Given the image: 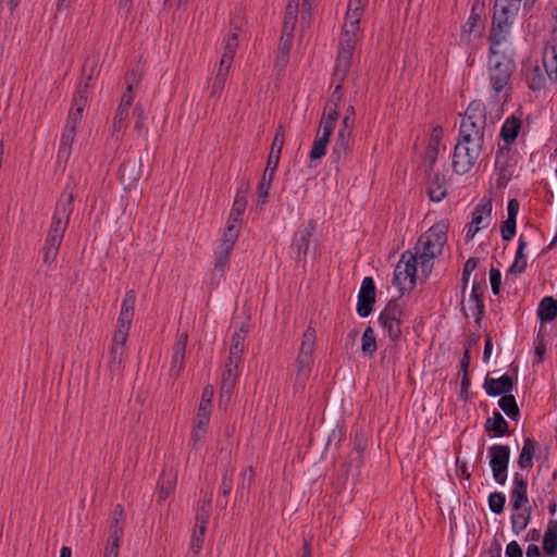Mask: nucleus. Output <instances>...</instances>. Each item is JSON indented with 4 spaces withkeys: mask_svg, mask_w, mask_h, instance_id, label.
Masks as SVG:
<instances>
[{
    "mask_svg": "<svg viewBox=\"0 0 557 557\" xmlns=\"http://www.w3.org/2000/svg\"><path fill=\"white\" fill-rule=\"evenodd\" d=\"M487 133L486 109L473 100L461 117L458 140L453 154V169L461 175L468 173L485 150Z\"/></svg>",
    "mask_w": 557,
    "mask_h": 557,
    "instance_id": "f257e3e1",
    "label": "nucleus"
},
{
    "mask_svg": "<svg viewBox=\"0 0 557 557\" xmlns=\"http://www.w3.org/2000/svg\"><path fill=\"white\" fill-rule=\"evenodd\" d=\"M367 0H349L346 18L339 40V50L336 61V75L345 79L351 64L355 45L359 38V24Z\"/></svg>",
    "mask_w": 557,
    "mask_h": 557,
    "instance_id": "f03ea898",
    "label": "nucleus"
},
{
    "mask_svg": "<svg viewBox=\"0 0 557 557\" xmlns=\"http://www.w3.org/2000/svg\"><path fill=\"white\" fill-rule=\"evenodd\" d=\"M247 201L245 194L237 193L233 208L230 212L226 228L221 237L220 250L214 262V272L218 276H223L228 267L231 251L238 238L242 227V215L246 210Z\"/></svg>",
    "mask_w": 557,
    "mask_h": 557,
    "instance_id": "7ed1b4c3",
    "label": "nucleus"
},
{
    "mask_svg": "<svg viewBox=\"0 0 557 557\" xmlns=\"http://www.w3.org/2000/svg\"><path fill=\"white\" fill-rule=\"evenodd\" d=\"M448 223L442 220L430 227L418 240L414 253L419 259L420 271L429 276L433 269V259L440 256L447 242Z\"/></svg>",
    "mask_w": 557,
    "mask_h": 557,
    "instance_id": "20e7f679",
    "label": "nucleus"
},
{
    "mask_svg": "<svg viewBox=\"0 0 557 557\" xmlns=\"http://www.w3.org/2000/svg\"><path fill=\"white\" fill-rule=\"evenodd\" d=\"M73 195H67L64 199H61L57 206L50 232L44 248L42 260L48 267H51L57 260L63 235L73 210Z\"/></svg>",
    "mask_w": 557,
    "mask_h": 557,
    "instance_id": "39448f33",
    "label": "nucleus"
},
{
    "mask_svg": "<svg viewBox=\"0 0 557 557\" xmlns=\"http://www.w3.org/2000/svg\"><path fill=\"white\" fill-rule=\"evenodd\" d=\"M136 294L134 290H128L122 302L121 311L119 314L116 330L112 338V345L110 350V363L113 368L120 369L124 347L128 338L129 329L132 325L134 311H135Z\"/></svg>",
    "mask_w": 557,
    "mask_h": 557,
    "instance_id": "423d86ee",
    "label": "nucleus"
},
{
    "mask_svg": "<svg viewBox=\"0 0 557 557\" xmlns=\"http://www.w3.org/2000/svg\"><path fill=\"white\" fill-rule=\"evenodd\" d=\"M511 27L512 25L510 24L492 21L488 64L498 61L499 65L507 62L509 67H515L512 55L508 52V48L506 46Z\"/></svg>",
    "mask_w": 557,
    "mask_h": 557,
    "instance_id": "0eeeda50",
    "label": "nucleus"
},
{
    "mask_svg": "<svg viewBox=\"0 0 557 557\" xmlns=\"http://www.w3.org/2000/svg\"><path fill=\"white\" fill-rule=\"evenodd\" d=\"M419 259L411 251H405L394 271V284L404 293L411 290L416 285L417 264Z\"/></svg>",
    "mask_w": 557,
    "mask_h": 557,
    "instance_id": "6e6552de",
    "label": "nucleus"
},
{
    "mask_svg": "<svg viewBox=\"0 0 557 557\" xmlns=\"http://www.w3.org/2000/svg\"><path fill=\"white\" fill-rule=\"evenodd\" d=\"M238 46V37L236 32H232L227 35L223 45V54L221 57L219 67L214 78L213 85V94L220 92L223 90L230 67L233 63V59Z\"/></svg>",
    "mask_w": 557,
    "mask_h": 557,
    "instance_id": "1a4fd4ad",
    "label": "nucleus"
},
{
    "mask_svg": "<svg viewBox=\"0 0 557 557\" xmlns=\"http://www.w3.org/2000/svg\"><path fill=\"white\" fill-rule=\"evenodd\" d=\"M537 0H495L493 21L513 25L522 8L528 12Z\"/></svg>",
    "mask_w": 557,
    "mask_h": 557,
    "instance_id": "9d476101",
    "label": "nucleus"
},
{
    "mask_svg": "<svg viewBox=\"0 0 557 557\" xmlns=\"http://www.w3.org/2000/svg\"><path fill=\"white\" fill-rule=\"evenodd\" d=\"M515 67H509L508 63L499 65L498 61L488 64L490 83L498 100H506L509 83Z\"/></svg>",
    "mask_w": 557,
    "mask_h": 557,
    "instance_id": "9b49d317",
    "label": "nucleus"
},
{
    "mask_svg": "<svg viewBox=\"0 0 557 557\" xmlns=\"http://www.w3.org/2000/svg\"><path fill=\"white\" fill-rule=\"evenodd\" d=\"M401 309L392 300L387 304L379 317V322L392 341H397L401 334Z\"/></svg>",
    "mask_w": 557,
    "mask_h": 557,
    "instance_id": "f8f14e48",
    "label": "nucleus"
},
{
    "mask_svg": "<svg viewBox=\"0 0 557 557\" xmlns=\"http://www.w3.org/2000/svg\"><path fill=\"white\" fill-rule=\"evenodd\" d=\"M488 453L493 478L498 484L504 485L507 480L510 449L506 445H493L488 448Z\"/></svg>",
    "mask_w": 557,
    "mask_h": 557,
    "instance_id": "ddd939ff",
    "label": "nucleus"
},
{
    "mask_svg": "<svg viewBox=\"0 0 557 557\" xmlns=\"http://www.w3.org/2000/svg\"><path fill=\"white\" fill-rule=\"evenodd\" d=\"M375 302V285L372 277H364L358 295L357 313L366 318L373 309Z\"/></svg>",
    "mask_w": 557,
    "mask_h": 557,
    "instance_id": "4468645a",
    "label": "nucleus"
},
{
    "mask_svg": "<svg viewBox=\"0 0 557 557\" xmlns=\"http://www.w3.org/2000/svg\"><path fill=\"white\" fill-rule=\"evenodd\" d=\"M492 213V199L483 198L476 205L472 212V220L468 226L466 234L467 239H471L480 231L483 222L491 218Z\"/></svg>",
    "mask_w": 557,
    "mask_h": 557,
    "instance_id": "2eb2a0df",
    "label": "nucleus"
},
{
    "mask_svg": "<svg viewBox=\"0 0 557 557\" xmlns=\"http://www.w3.org/2000/svg\"><path fill=\"white\" fill-rule=\"evenodd\" d=\"M483 289L482 286L478 283L472 285V289L469 296L467 304H462V311L466 317H473L476 320H480L481 314L483 313L484 305L482 300Z\"/></svg>",
    "mask_w": 557,
    "mask_h": 557,
    "instance_id": "dca6fc26",
    "label": "nucleus"
},
{
    "mask_svg": "<svg viewBox=\"0 0 557 557\" xmlns=\"http://www.w3.org/2000/svg\"><path fill=\"white\" fill-rule=\"evenodd\" d=\"M209 400L202 397V400L199 405L198 420L196 426L191 433V442L194 446H198L199 444H203L207 437V431L209 425V417L207 414V404Z\"/></svg>",
    "mask_w": 557,
    "mask_h": 557,
    "instance_id": "f3484780",
    "label": "nucleus"
},
{
    "mask_svg": "<svg viewBox=\"0 0 557 557\" xmlns=\"http://www.w3.org/2000/svg\"><path fill=\"white\" fill-rule=\"evenodd\" d=\"M513 385V380L506 374L498 379L486 377L484 382V388L488 396L509 395Z\"/></svg>",
    "mask_w": 557,
    "mask_h": 557,
    "instance_id": "a211bd4d",
    "label": "nucleus"
},
{
    "mask_svg": "<svg viewBox=\"0 0 557 557\" xmlns=\"http://www.w3.org/2000/svg\"><path fill=\"white\" fill-rule=\"evenodd\" d=\"M205 505L206 503L203 502L201 512L197 516L196 528L191 537L190 549L195 554H198L201 550L206 539L207 515Z\"/></svg>",
    "mask_w": 557,
    "mask_h": 557,
    "instance_id": "6ab92c4d",
    "label": "nucleus"
},
{
    "mask_svg": "<svg viewBox=\"0 0 557 557\" xmlns=\"http://www.w3.org/2000/svg\"><path fill=\"white\" fill-rule=\"evenodd\" d=\"M528 483L522 474L516 473L513 479V487L511 490L512 507L515 510L522 509L528 504Z\"/></svg>",
    "mask_w": 557,
    "mask_h": 557,
    "instance_id": "aec40b11",
    "label": "nucleus"
},
{
    "mask_svg": "<svg viewBox=\"0 0 557 557\" xmlns=\"http://www.w3.org/2000/svg\"><path fill=\"white\" fill-rule=\"evenodd\" d=\"M283 145H284V127H283V125H280L276 129L273 143H272L271 151L268 157V162H267V166H265L267 172H276Z\"/></svg>",
    "mask_w": 557,
    "mask_h": 557,
    "instance_id": "412c9836",
    "label": "nucleus"
},
{
    "mask_svg": "<svg viewBox=\"0 0 557 557\" xmlns=\"http://www.w3.org/2000/svg\"><path fill=\"white\" fill-rule=\"evenodd\" d=\"M542 63L549 79L557 82V45H546L544 47Z\"/></svg>",
    "mask_w": 557,
    "mask_h": 557,
    "instance_id": "4be33fe9",
    "label": "nucleus"
},
{
    "mask_svg": "<svg viewBox=\"0 0 557 557\" xmlns=\"http://www.w3.org/2000/svg\"><path fill=\"white\" fill-rule=\"evenodd\" d=\"M247 334V327L242 325L238 331H236L232 336L231 347H230V356L228 359L233 363H239L242 352L245 346V338Z\"/></svg>",
    "mask_w": 557,
    "mask_h": 557,
    "instance_id": "5701e85b",
    "label": "nucleus"
},
{
    "mask_svg": "<svg viewBox=\"0 0 557 557\" xmlns=\"http://www.w3.org/2000/svg\"><path fill=\"white\" fill-rule=\"evenodd\" d=\"M350 133L338 132L336 141L332 148L331 158L333 162L341 163L347 156L349 150Z\"/></svg>",
    "mask_w": 557,
    "mask_h": 557,
    "instance_id": "b1692460",
    "label": "nucleus"
},
{
    "mask_svg": "<svg viewBox=\"0 0 557 557\" xmlns=\"http://www.w3.org/2000/svg\"><path fill=\"white\" fill-rule=\"evenodd\" d=\"M238 363H233L230 359L225 364V370L222 374V396L226 395L227 399L232 396V392L236 382Z\"/></svg>",
    "mask_w": 557,
    "mask_h": 557,
    "instance_id": "393cba45",
    "label": "nucleus"
},
{
    "mask_svg": "<svg viewBox=\"0 0 557 557\" xmlns=\"http://www.w3.org/2000/svg\"><path fill=\"white\" fill-rule=\"evenodd\" d=\"M122 534H123V522L120 521L119 518L115 517L114 520H112L111 525H110L109 537H108V542L104 547V550L119 554L120 540L122 537Z\"/></svg>",
    "mask_w": 557,
    "mask_h": 557,
    "instance_id": "a878e982",
    "label": "nucleus"
},
{
    "mask_svg": "<svg viewBox=\"0 0 557 557\" xmlns=\"http://www.w3.org/2000/svg\"><path fill=\"white\" fill-rule=\"evenodd\" d=\"M332 133L333 132L327 129H321V134L318 133L309 153L311 161L319 160L325 154L326 147Z\"/></svg>",
    "mask_w": 557,
    "mask_h": 557,
    "instance_id": "bb28decb",
    "label": "nucleus"
},
{
    "mask_svg": "<svg viewBox=\"0 0 557 557\" xmlns=\"http://www.w3.org/2000/svg\"><path fill=\"white\" fill-rule=\"evenodd\" d=\"M297 12H298V0H289L286 7L284 24H283V33L286 37H293L294 28L297 21Z\"/></svg>",
    "mask_w": 557,
    "mask_h": 557,
    "instance_id": "cd10ccee",
    "label": "nucleus"
},
{
    "mask_svg": "<svg viewBox=\"0 0 557 557\" xmlns=\"http://www.w3.org/2000/svg\"><path fill=\"white\" fill-rule=\"evenodd\" d=\"M75 136H76V129H74L73 127L65 126V129L61 136L60 148H59V152H58V158L60 160L67 161V159L70 158L71 149H72V145L75 140Z\"/></svg>",
    "mask_w": 557,
    "mask_h": 557,
    "instance_id": "c85d7f7f",
    "label": "nucleus"
},
{
    "mask_svg": "<svg viewBox=\"0 0 557 557\" xmlns=\"http://www.w3.org/2000/svg\"><path fill=\"white\" fill-rule=\"evenodd\" d=\"M543 548L549 555L557 553V521L555 520H550L547 524L543 539Z\"/></svg>",
    "mask_w": 557,
    "mask_h": 557,
    "instance_id": "c756f323",
    "label": "nucleus"
},
{
    "mask_svg": "<svg viewBox=\"0 0 557 557\" xmlns=\"http://www.w3.org/2000/svg\"><path fill=\"white\" fill-rule=\"evenodd\" d=\"M525 247H527V242L524 240V238L522 236H520L515 261L508 270L509 274H520L525 270V268H527V258L524 256Z\"/></svg>",
    "mask_w": 557,
    "mask_h": 557,
    "instance_id": "7c9ffc66",
    "label": "nucleus"
},
{
    "mask_svg": "<svg viewBox=\"0 0 557 557\" xmlns=\"http://www.w3.org/2000/svg\"><path fill=\"white\" fill-rule=\"evenodd\" d=\"M175 480L176 476L174 473H163L159 481V488H158V500L162 502L165 500L170 494L173 492L175 486Z\"/></svg>",
    "mask_w": 557,
    "mask_h": 557,
    "instance_id": "2f4dec72",
    "label": "nucleus"
},
{
    "mask_svg": "<svg viewBox=\"0 0 557 557\" xmlns=\"http://www.w3.org/2000/svg\"><path fill=\"white\" fill-rule=\"evenodd\" d=\"M537 313L542 321L554 320L557 315V301L553 297L543 298Z\"/></svg>",
    "mask_w": 557,
    "mask_h": 557,
    "instance_id": "473e14b6",
    "label": "nucleus"
},
{
    "mask_svg": "<svg viewBox=\"0 0 557 557\" xmlns=\"http://www.w3.org/2000/svg\"><path fill=\"white\" fill-rule=\"evenodd\" d=\"M520 127V120L515 116H511L510 119L506 120L502 127V138L508 144L512 143L517 138Z\"/></svg>",
    "mask_w": 557,
    "mask_h": 557,
    "instance_id": "72a5a7b5",
    "label": "nucleus"
},
{
    "mask_svg": "<svg viewBox=\"0 0 557 557\" xmlns=\"http://www.w3.org/2000/svg\"><path fill=\"white\" fill-rule=\"evenodd\" d=\"M535 453V443L531 438H525L523 443V447L519 455L518 465L522 469L531 468L533 466V456Z\"/></svg>",
    "mask_w": 557,
    "mask_h": 557,
    "instance_id": "f704fd0d",
    "label": "nucleus"
},
{
    "mask_svg": "<svg viewBox=\"0 0 557 557\" xmlns=\"http://www.w3.org/2000/svg\"><path fill=\"white\" fill-rule=\"evenodd\" d=\"M428 194L432 201L438 202L443 200L447 194L444 180L435 176L429 184Z\"/></svg>",
    "mask_w": 557,
    "mask_h": 557,
    "instance_id": "c9c22d12",
    "label": "nucleus"
},
{
    "mask_svg": "<svg viewBox=\"0 0 557 557\" xmlns=\"http://www.w3.org/2000/svg\"><path fill=\"white\" fill-rule=\"evenodd\" d=\"M528 86L532 90H541L545 87L546 75L543 73L541 66L535 65L527 75Z\"/></svg>",
    "mask_w": 557,
    "mask_h": 557,
    "instance_id": "e433bc0d",
    "label": "nucleus"
},
{
    "mask_svg": "<svg viewBox=\"0 0 557 557\" xmlns=\"http://www.w3.org/2000/svg\"><path fill=\"white\" fill-rule=\"evenodd\" d=\"M337 119H338V110H337L336 106L331 107V103H326L324 113H323L321 122H320V128L333 132Z\"/></svg>",
    "mask_w": 557,
    "mask_h": 557,
    "instance_id": "4c0bfd02",
    "label": "nucleus"
},
{
    "mask_svg": "<svg viewBox=\"0 0 557 557\" xmlns=\"http://www.w3.org/2000/svg\"><path fill=\"white\" fill-rule=\"evenodd\" d=\"M498 406L510 419L519 416V407L513 395H504L499 399Z\"/></svg>",
    "mask_w": 557,
    "mask_h": 557,
    "instance_id": "58836bf2",
    "label": "nucleus"
},
{
    "mask_svg": "<svg viewBox=\"0 0 557 557\" xmlns=\"http://www.w3.org/2000/svg\"><path fill=\"white\" fill-rule=\"evenodd\" d=\"M274 175H275V172H267V170L264 169L262 180L258 186V197H259V201L261 203L267 202V198L269 196V190L271 188Z\"/></svg>",
    "mask_w": 557,
    "mask_h": 557,
    "instance_id": "ea45409f",
    "label": "nucleus"
},
{
    "mask_svg": "<svg viewBox=\"0 0 557 557\" xmlns=\"http://www.w3.org/2000/svg\"><path fill=\"white\" fill-rule=\"evenodd\" d=\"M486 429L492 430L496 435L500 436L507 432L508 423L499 412H494L493 418L486 422Z\"/></svg>",
    "mask_w": 557,
    "mask_h": 557,
    "instance_id": "a19ab883",
    "label": "nucleus"
},
{
    "mask_svg": "<svg viewBox=\"0 0 557 557\" xmlns=\"http://www.w3.org/2000/svg\"><path fill=\"white\" fill-rule=\"evenodd\" d=\"M361 350L366 355H372L376 350V341L372 327H367L361 338Z\"/></svg>",
    "mask_w": 557,
    "mask_h": 557,
    "instance_id": "79ce46f5",
    "label": "nucleus"
},
{
    "mask_svg": "<svg viewBox=\"0 0 557 557\" xmlns=\"http://www.w3.org/2000/svg\"><path fill=\"white\" fill-rule=\"evenodd\" d=\"M315 346V330L313 327H308L302 335V341L300 345V351L313 354Z\"/></svg>",
    "mask_w": 557,
    "mask_h": 557,
    "instance_id": "37998d69",
    "label": "nucleus"
},
{
    "mask_svg": "<svg viewBox=\"0 0 557 557\" xmlns=\"http://www.w3.org/2000/svg\"><path fill=\"white\" fill-rule=\"evenodd\" d=\"M506 497L500 492H494L488 496V506L494 513H502L504 511Z\"/></svg>",
    "mask_w": 557,
    "mask_h": 557,
    "instance_id": "c03bdc74",
    "label": "nucleus"
},
{
    "mask_svg": "<svg viewBox=\"0 0 557 557\" xmlns=\"http://www.w3.org/2000/svg\"><path fill=\"white\" fill-rule=\"evenodd\" d=\"M529 520H530V511L513 513L511 517L513 532L516 534H519L521 531H523L527 528Z\"/></svg>",
    "mask_w": 557,
    "mask_h": 557,
    "instance_id": "a18cd8bd",
    "label": "nucleus"
},
{
    "mask_svg": "<svg viewBox=\"0 0 557 557\" xmlns=\"http://www.w3.org/2000/svg\"><path fill=\"white\" fill-rule=\"evenodd\" d=\"M356 110L354 106H348L345 115L342 120V127L338 132H347L351 134V128L355 122Z\"/></svg>",
    "mask_w": 557,
    "mask_h": 557,
    "instance_id": "49530a36",
    "label": "nucleus"
},
{
    "mask_svg": "<svg viewBox=\"0 0 557 557\" xmlns=\"http://www.w3.org/2000/svg\"><path fill=\"white\" fill-rule=\"evenodd\" d=\"M88 98V83L78 87L73 98V107L85 108Z\"/></svg>",
    "mask_w": 557,
    "mask_h": 557,
    "instance_id": "de8ad7c7",
    "label": "nucleus"
},
{
    "mask_svg": "<svg viewBox=\"0 0 557 557\" xmlns=\"http://www.w3.org/2000/svg\"><path fill=\"white\" fill-rule=\"evenodd\" d=\"M310 243V233L308 231H302L297 234V238L295 242V246L299 253H307Z\"/></svg>",
    "mask_w": 557,
    "mask_h": 557,
    "instance_id": "09e8293b",
    "label": "nucleus"
},
{
    "mask_svg": "<svg viewBox=\"0 0 557 557\" xmlns=\"http://www.w3.org/2000/svg\"><path fill=\"white\" fill-rule=\"evenodd\" d=\"M502 238L510 240L516 234V220L507 219L500 227Z\"/></svg>",
    "mask_w": 557,
    "mask_h": 557,
    "instance_id": "8fccbe9b",
    "label": "nucleus"
},
{
    "mask_svg": "<svg viewBox=\"0 0 557 557\" xmlns=\"http://www.w3.org/2000/svg\"><path fill=\"white\" fill-rule=\"evenodd\" d=\"M481 18L476 13H472L462 28L463 35H470L480 27Z\"/></svg>",
    "mask_w": 557,
    "mask_h": 557,
    "instance_id": "3c124183",
    "label": "nucleus"
},
{
    "mask_svg": "<svg viewBox=\"0 0 557 557\" xmlns=\"http://www.w3.org/2000/svg\"><path fill=\"white\" fill-rule=\"evenodd\" d=\"M83 110H84L83 108L74 107L70 111L66 127H73L74 129H76L77 125L79 124V122L82 120Z\"/></svg>",
    "mask_w": 557,
    "mask_h": 557,
    "instance_id": "603ef678",
    "label": "nucleus"
},
{
    "mask_svg": "<svg viewBox=\"0 0 557 557\" xmlns=\"http://www.w3.org/2000/svg\"><path fill=\"white\" fill-rule=\"evenodd\" d=\"M334 76L338 79V84L335 87L332 97L330 98L327 103H331V107L336 106V108L338 109V106L343 99L342 83L344 82V79L341 81L339 76L336 75V70L334 71Z\"/></svg>",
    "mask_w": 557,
    "mask_h": 557,
    "instance_id": "864d4df0",
    "label": "nucleus"
},
{
    "mask_svg": "<svg viewBox=\"0 0 557 557\" xmlns=\"http://www.w3.org/2000/svg\"><path fill=\"white\" fill-rule=\"evenodd\" d=\"M478 263H479V259L474 258V257H471L466 261V263L463 265V272H462V282L465 285L468 283L469 276L474 271Z\"/></svg>",
    "mask_w": 557,
    "mask_h": 557,
    "instance_id": "5fc2aeb1",
    "label": "nucleus"
},
{
    "mask_svg": "<svg viewBox=\"0 0 557 557\" xmlns=\"http://www.w3.org/2000/svg\"><path fill=\"white\" fill-rule=\"evenodd\" d=\"M490 281H491L492 292L494 294H498L499 288H500V282H502V273L498 269L492 268L490 270Z\"/></svg>",
    "mask_w": 557,
    "mask_h": 557,
    "instance_id": "6e6d98bb",
    "label": "nucleus"
},
{
    "mask_svg": "<svg viewBox=\"0 0 557 557\" xmlns=\"http://www.w3.org/2000/svg\"><path fill=\"white\" fill-rule=\"evenodd\" d=\"M312 361V354L299 351L297 362L300 372H305L309 369Z\"/></svg>",
    "mask_w": 557,
    "mask_h": 557,
    "instance_id": "4d7b16f0",
    "label": "nucleus"
},
{
    "mask_svg": "<svg viewBox=\"0 0 557 557\" xmlns=\"http://www.w3.org/2000/svg\"><path fill=\"white\" fill-rule=\"evenodd\" d=\"M127 112L123 111V109H117L114 120H113V129L114 132H120L124 126V121L127 117Z\"/></svg>",
    "mask_w": 557,
    "mask_h": 557,
    "instance_id": "13d9d810",
    "label": "nucleus"
},
{
    "mask_svg": "<svg viewBox=\"0 0 557 557\" xmlns=\"http://www.w3.org/2000/svg\"><path fill=\"white\" fill-rule=\"evenodd\" d=\"M132 91V85L129 84L127 86V91L122 96L121 103L117 109H123V111L128 113V109L132 106L133 102V96L131 94Z\"/></svg>",
    "mask_w": 557,
    "mask_h": 557,
    "instance_id": "bf43d9fd",
    "label": "nucleus"
},
{
    "mask_svg": "<svg viewBox=\"0 0 557 557\" xmlns=\"http://www.w3.org/2000/svg\"><path fill=\"white\" fill-rule=\"evenodd\" d=\"M506 555L508 557H522V555H523L522 548L518 544V542L511 541L510 543H508V545L506 547Z\"/></svg>",
    "mask_w": 557,
    "mask_h": 557,
    "instance_id": "052dcab7",
    "label": "nucleus"
},
{
    "mask_svg": "<svg viewBox=\"0 0 557 557\" xmlns=\"http://www.w3.org/2000/svg\"><path fill=\"white\" fill-rule=\"evenodd\" d=\"M437 152L438 149L433 146V143L429 144L428 151H426V160L429 161V171L433 170V165L436 162L437 159Z\"/></svg>",
    "mask_w": 557,
    "mask_h": 557,
    "instance_id": "680f3d73",
    "label": "nucleus"
},
{
    "mask_svg": "<svg viewBox=\"0 0 557 557\" xmlns=\"http://www.w3.org/2000/svg\"><path fill=\"white\" fill-rule=\"evenodd\" d=\"M519 211V202L517 199H510L507 206V219L516 220Z\"/></svg>",
    "mask_w": 557,
    "mask_h": 557,
    "instance_id": "e2e57ef3",
    "label": "nucleus"
},
{
    "mask_svg": "<svg viewBox=\"0 0 557 557\" xmlns=\"http://www.w3.org/2000/svg\"><path fill=\"white\" fill-rule=\"evenodd\" d=\"M469 364H470V349H469V347H466L463 357L460 361V369L463 374L468 373Z\"/></svg>",
    "mask_w": 557,
    "mask_h": 557,
    "instance_id": "0e129e2a",
    "label": "nucleus"
},
{
    "mask_svg": "<svg viewBox=\"0 0 557 557\" xmlns=\"http://www.w3.org/2000/svg\"><path fill=\"white\" fill-rule=\"evenodd\" d=\"M292 39L293 37H286L284 36V34L282 35V38H281V46H280V52L283 54V55H286L289 51V48H290V45H292Z\"/></svg>",
    "mask_w": 557,
    "mask_h": 557,
    "instance_id": "69168bd1",
    "label": "nucleus"
},
{
    "mask_svg": "<svg viewBox=\"0 0 557 557\" xmlns=\"http://www.w3.org/2000/svg\"><path fill=\"white\" fill-rule=\"evenodd\" d=\"M363 449H364V446L361 444H358L355 448V453H354L355 456L350 457V460L356 463V467H359L361 465V457H362Z\"/></svg>",
    "mask_w": 557,
    "mask_h": 557,
    "instance_id": "338daca9",
    "label": "nucleus"
},
{
    "mask_svg": "<svg viewBox=\"0 0 557 557\" xmlns=\"http://www.w3.org/2000/svg\"><path fill=\"white\" fill-rule=\"evenodd\" d=\"M492 349H493L492 338H491V336L487 335L486 339H485V346H484V352H483V361L484 362L488 361L491 354H492Z\"/></svg>",
    "mask_w": 557,
    "mask_h": 557,
    "instance_id": "774afa93",
    "label": "nucleus"
}]
</instances>
